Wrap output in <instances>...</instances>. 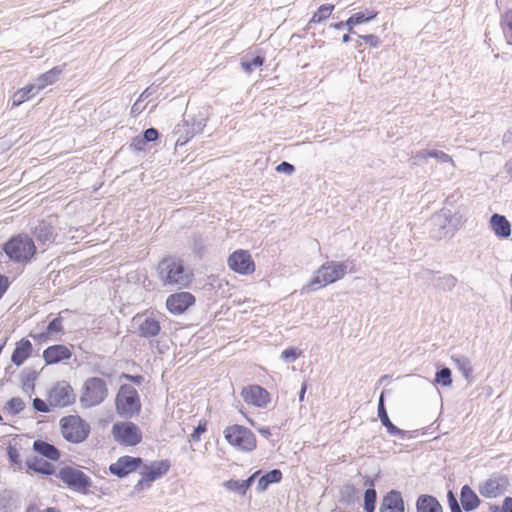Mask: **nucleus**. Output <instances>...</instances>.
<instances>
[{
  "mask_svg": "<svg viewBox=\"0 0 512 512\" xmlns=\"http://www.w3.org/2000/svg\"><path fill=\"white\" fill-rule=\"evenodd\" d=\"M34 450L41 456L46 457L49 460L56 461L60 458V452L58 449L45 441L36 440L33 444Z\"/></svg>",
  "mask_w": 512,
  "mask_h": 512,
  "instance_id": "nucleus-25",
  "label": "nucleus"
},
{
  "mask_svg": "<svg viewBox=\"0 0 512 512\" xmlns=\"http://www.w3.org/2000/svg\"><path fill=\"white\" fill-rule=\"evenodd\" d=\"M35 86L28 84L25 87L17 90L12 96V106L17 107L22 103L30 100L35 95Z\"/></svg>",
  "mask_w": 512,
  "mask_h": 512,
  "instance_id": "nucleus-29",
  "label": "nucleus"
},
{
  "mask_svg": "<svg viewBox=\"0 0 512 512\" xmlns=\"http://www.w3.org/2000/svg\"><path fill=\"white\" fill-rule=\"evenodd\" d=\"M2 421V416L0 415V422Z\"/></svg>",
  "mask_w": 512,
  "mask_h": 512,
  "instance_id": "nucleus-62",
  "label": "nucleus"
},
{
  "mask_svg": "<svg viewBox=\"0 0 512 512\" xmlns=\"http://www.w3.org/2000/svg\"><path fill=\"white\" fill-rule=\"evenodd\" d=\"M404 501L401 493L395 490L390 491L382 501L380 512H404Z\"/></svg>",
  "mask_w": 512,
  "mask_h": 512,
  "instance_id": "nucleus-19",
  "label": "nucleus"
},
{
  "mask_svg": "<svg viewBox=\"0 0 512 512\" xmlns=\"http://www.w3.org/2000/svg\"><path fill=\"white\" fill-rule=\"evenodd\" d=\"M116 411L123 418H132L141 409V402L137 390L124 384L120 387L115 399Z\"/></svg>",
  "mask_w": 512,
  "mask_h": 512,
  "instance_id": "nucleus-3",
  "label": "nucleus"
},
{
  "mask_svg": "<svg viewBox=\"0 0 512 512\" xmlns=\"http://www.w3.org/2000/svg\"><path fill=\"white\" fill-rule=\"evenodd\" d=\"M435 382L443 386L452 384L451 370L447 367L440 369L435 376Z\"/></svg>",
  "mask_w": 512,
  "mask_h": 512,
  "instance_id": "nucleus-36",
  "label": "nucleus"
},
{
  "mask_svg": "<svg viewBox=\"0 0 512 512\" xmlns=\"http://www.w3.org/2000/svg\"><path fill=\"white\" fill-rule=\"evenodd\" d=\"M276 171L291 174L294 172V166L288 162H282L276 167Z\"/></svg>",
  "mask_w": 512,
  "mask_h": 512,
  "instance_id": "nucleus-46",
  "label": "nucleus"
},
{
  "mask_svg": "<svg viewBox=\"0 0 512 512\" xmlns=\"http://www.w3.org/2000/svg\"><path fill=\"white\" fill-rule=\"evenodd\" d=\"M58 477L68 487L81 493H86L92 485L90 478L84 472L72 467L62 468L58 473Z\"/></svg>",
  "mask_w": 512,
  "mask_h": 512,
  "instance_id": "nucleus-11",
  "label": "nucleus"
},
{
  "mask_svg": "<svg viewBox=\"0 0 512 512\" xmlns=\"http://www.w3.org/2000/svg\"><path fill=\"white\" fill-rule=\"evenodd\" d=\"M260 432H261L262 434L266 435V436H267V435H270V432H269V430H268L267 428H265V429H261V430H260Z\"/></svg>",
  "mask_w": 512,
  "mask_h": 512,
  "instance_id": "nucleus-59",
  "label": "nucleus"
},
{
  "mask_svg": "<svg viewBox=\"0 0 512 512\" xmlns=\"http://www.w3.org/2000/svg\"><path fill=\"white\" fill-rule=\"evenodd\" d=\"M142 464V459L139 457L122 456L115 463L109 467L110 472L120 478L137 470Z\"/></svg>",
  "mask_w": 512,
  "mask_h": 512,
  "instance_id": "nucleus-17",
  "label": "nucleus"
},
{
  "mask_svg": "<svg viewBox=\"0 0 512 512\" xmlns=\"http://www.w3.org/2000/svg\"><path fill=\"white\" fill-rule=\"evenodd\" d=\"M114 440L123 446H136L142 440L139 427L133 422H117L111 430Z\"/></svg>",
  "mask_w": 512,
  "mask_h": 512,
  "instance_id": "nucleus-8",
  "label": "nucleus"
},
{
  "mask_svg": "<svg viewBox=\"0 0 512 512\" xmlns=\"http://www.w3.org/2000/svg\"><path fill=\"white\" fill-rule=\"evenodd\" d=\"M196 302L195 296L190 292H176L166 299L167 310L174 315L186 312Z\"/></svg>",
  "mask_w": 512,
  "mask_h": 512,
  "instance_id": "nucleus-15",
  "label": "nucleus"
},
{
  "mask_svg": "<svg viewBox=\"0 0 512 512\" xmlns=\"http://www.w3.org/2000/svg\"><path fill=\"white\" fill-rule=\"evenodd\" d=\"M33 234L40 242H52L55 239L53 226L45 221L39 222L34 228Z\"/></svg>",
  "mask_w": 512,
  "mask_h": 512,
  "instance_id": "nucleus-27",
  "label": "nucleus"
},
{
  "mask_svg": "<svg viewBox=\"0 0 512 512\" xmlns=\"http://www.w3.org/2000/svg\"><path fill=\"white\" fill-rule=\"evenodd\" d=\"M264 64V58L261 56H256L252 61L250 62H242L243 69L250 73L253 71L255 67H260Z\"/></svg>",
  "mask_w": 512,
  "mask_h": 512,
  "instance_id": "nucleus-39",
  "label": "nucleus"
},
{
  "mask_svg": "<svg viewBox=\"0 0 512 512\" xmlns=\"http://www.w3.org/2000/svg\"><path fill=\"white\" fill-rule=\"evenodd\" d=\"M134 321L137 323V332L141 337L151 338L160 333V322L152 312L137 314Z\"/></svg>",
  "mask_w": 512,
  "mask_h": 512,
  "instance_id": "nucleus-13",
  "label": "nucleus"
},
{
  "mask_svg": "<svg viewBox=\"0 0 512 512\" xmlns=\"http://www.w3.org/2000/svg\"><path fill=\"white\" fill-rule=\"evenodd\" d=\"M44 352L50 353V352H68V349L61 345H54L48 347Z\"/></svg>",
  "mask_w": 512,
  "mask_h": 512,
  "instance_id": "nucleus-54",
  "label": "nucleus"
},
{
  "mask_svg": "<svg viewBox=\"0 0 512 512\" xmlns=\"http://www.w3.org/2000/svg\"><path fill=\"white\" fill-rule=\"evenodd\" d=\"M63 437L72 443L83 442L90 433V426L80 416L70 415L60 420Z\"/></svg>",
  "mask_w": 512,
  "mask_h": 512,
  "instance_id": "nucleus-6",
  "label": "nucleus"
},
{
  "mask_svg": "<svg viewBox=\"0 0 512 512\" xmlns=\"http://www.w3.org/2000/svg\"><path fill=\"white\" fill-rule=\"evenodd\" d=\"M11 355H12V357H11L12 362L17 366H20L21 364L24 363V361L28 358V356L30 354H11Z\"/></svg>",
  "mask_w": 512,
  "mask_h": 512,
  "instance_id": "nucleus-50",
  "label": "nucleus"
},
{
  "mask_svg": "<svg viewBox=\"0 0 512 512\" xmlns=\"http://www.w3.org/2000/svg\"><path fill=\"white\" fill-rule=\"evenodd\" d=\"M334 5L333 4H323L321 5L317 11L310 18L308 25H316L325 20H327L333 13Z\"/></svg>",
  "mask_w": 512,
  "mask_h": 512,
  "instance_id": "nucleus-30",
  "label": "nucleus"
},
{
  "mask_svg": "<svg viewBox=\"0 0 512 512\" xmlns=\"http://www.w3.org/2000/svg\"><path fill=\"white\" fill-rule=\"evenodd\" d=\"M31 349L32 345L28 340H21L14 352H29Z\"/></svg>",
  "mask_w": 512,
  "mask_h": 512,
  "instance_id": "nucleus-47",
  "label": "nucleus"
},
{
  "mask_svg": "<svg viewBox=\"0 0 512 512\" xmlns=\"http://www.w3.org/2000/svg\"><path fill=\"white\" fill-rule=\"evenodd\" d=\"M452 512H462L461 508L460 507H457L456 510L452 511Z\"/></svg>",
  "mask_w": 512,
  "mask_h": 512,
  "instance_id": "nucleus-61",
  "label": "nucleus"
},
{
  "mask_svg": "<svg viewBox=\"0 0 512 512\" xmlns=\"http://www.w3.org/2000/svg\"><path fill=\"white\" fill-rule=\"evenodd\" d=\"M281 479L282 472L279 469H273L258 479L256 489L258 492H264L269 485L279 483Z\"/></svg>",
  "mask_w": 512,
  "mask_h": 512,
  "instance_id": "nucleus-28",
  "label": "nucleus"
},
{
  "mask_svg": "<svg viewBox=\"0 0 512 512\" xmlns=\"http://www.w3.org/2000/svg\"><path fill=\"white\" fill-rule=\"evenodd\" d=\"M25 408L24 401L19 397H14L10 399L6 404V409L11 414H18Z\"/></svg>",
  "mask_w": 512,
  "mask_h": 512,
  "instance_id": "nucleus-37",
  "label": "nucleus"
},
{
  "mask_svg": "<svg viewBox=\"0 0 512 512\" xmlns=\"http://www.w3.org/2000/svg\"><path fill=\"white\" fill-rule=\"evenodd\" d=\"M509 480L503 475H494L479 485V492L483 497L496 498L503 495L508 488Z\"/></svg>",
  "mask_w": 512,
  "mask_h": 512,
  "instance_id": "nucleus-14",
  "label": "nucleus"
},
{
  "mask_svg": "<svg viewBox=\"0 0 512 512\" xmlns=\"http://www.w3.org/2000/svg\"><path fill=\"white\" fill-rule=\"evenodd\" d=\"M417 512H443L439 501L431 495H420L416 501Z\"/></svg>",
  "mask_w": 512,
  "mask_h": 512,
  "instance_id": "nucleus-21",
  "label": "nucleus"
},
{
  "mask_svg": "<svg viewBox=\"0 0 512 512\" xmlns=\"http://www.w3.org/2000/svg\"><path fill=\"white\" fill-rule=\"evenodd\" d=\"M453 359L458 369L462 372L465 379L470 380L473 371L470 361L463 354H460Z\"/></svg>",
  "mask_w": 512,
  "mask_h": 512,
  "instance_id": "nucleus-33",
  "label": "nucleus"
},
{
  "mask_svg": "<svg viewBox=\"0 0 512 512\" xmlns=\"http://www.w3.org/2000/svg\"><path fill=\"white\" fill-rule=\"evenodd\" d=\"M8 456H9V459L11 460V462H13V463L19 462L18 451L11 446L8 448Z\"/></svg>",
  "mask_w": 512,
  "mask_h": 512,
  "instance_id": "nucleus-52",
  "label": "nucleus"
},
{
  "mask_svg": "<svg viewBox=\"0 0 512 512\" xmlns=\"http://www.w3.org/2000/svg\"><path fill=\"white\" fill-rule=\"evenodd\" d=\"M108 396L106 382L98 377L88 378L80 396V403L85 408H91L101 404Z\"/></svg>",
  "mask_w": 512,
  "mask_h": 512,
  "instance_id": "nucleus-5",
  "label": "nucleus"
},
{
  "mask_svg": "<svg viewBox=\"0 0 512 512\" xmlns=\"http://www.w3.org/2000/svg\"><path fill=\"white\" fill-rule=\"evenodd\" d=\"M33 407L39 412H49L48 404L40 398H35L33 400Z\"/></svg>",
  "mask_w": 512,
  "mask_h": 512,
  "instance_id": "nucleus-44",
  "label": "nucleus"
},
{
  "mask_svg": "<svg viewBox=\"0 0 512 512\" xmlns=\"http://www.w3.org/2000/svg\"><path fill=\"white\" fill-rule=\"evenodd\" d=\"M62 322H63V320H62L61 316H58V317L54 318L48 324L46 332L42 333V334H39L37 336H34V339H36L38 341L46 340L49 337V335L62 332L63 331Z\"/></svg>",
  "mask_w": 512,
  "mask_h": 512,
  "instance_id": "nucleus-32",
  "label": "nucleus"
},
{
  "mask_svg": "<svg viewBox=\"0 0 512 512\" xmlns=\"http://www.w3.org/2000/svg\"><path fill=\"white\" fill-rule=\"evenodd\" d=\"M377 15L378 11L374 9H367L364 12H357L346 20L345 25L348 27L349 32H352L355 25L369 22L376 18Z\"/></svg>",
  "mask_w": 512,
  "mask_h": 512,
  "instance_id": "nucleus-23",
  "label": "nucleus"
},
{
  "mask_svg": "<svg viewBox=\"0 0 512 512\" xmlns=\"http://www.w3.org/2000/svg\"><path fill=\"white\" fill-rule=\"evenodd\" d=\"M241 395L247 404L260 408L266 407L270 401V395L267 390L259 385L243 388Z\"/></svg>",
  "mask_w": 512,
  "mask_h": 512,
  "instance_id": "nucleus-16",
  "label": "nucleus"
},
{
  "mask_svg": "<svg viewBox=\"0 0 512 512\" xmlns=\"http://www.w3.org/2000/svg\"><path fill=\"white\" fill-rule=\"evenodd\" d=\"M27 467L37 473L51 475L54 473V466L43 458L36 456L28 457L26 460Z\"/></svg>",
  "mask_w": 512,
  "mask_h": 512,
  "instance_id": "nucleus-24",
  "label": "nucleus"
},
{
  "mask_svg": "<svg viewBox=\"0 0 512 512\" xmlns=\"http://www.w3.org/2000/svg\"><path fill=\"white\" fill-rule=\"evenodd\" d=\"M491 512H512V498L506 497L503 505L491 507Z\"/></svg>",
  "mask_w": 512,
  "mask_h": 512,
  "instance_id": "nucleus-41",
  "label": "nucleus"
},
{
  "mask_svg": "<svg viewBox=\"0 0 512 512\" xmlns=\"http://www.w3.org/2000/svg\"><path fill=\"white\" fill-rule=\"evenodd\" d=\"M500 27L507 44L512 45V10H506L502 14Z\"/></svg>",
  "mask_w": 512,
  "mask_h": 512,
  "instance_id": "nucleus-31",
  "label": "nucleus"
},
{
  "mask_svg": "<svg viewBox=\"0 0 512 512\" xmlns=\"http://www.w3.org/2000/svg\"><path fill=\"white\" fill-rule=\"evenodd\" d=\"M3 251L11 261L26 264L35 256L37 248L28 234L20 233L3 245Z\"/></svg>",
  "mask_w": 512,
  "mask_h": 512,
  "instance_id": "nucleus-2",
  "label": "nucleus"
},
{
  "mask_svg": "<svg viewBox=\"0 0 512 512\" xmlns=\"http://www.w3.org/2000/svg\"><path fill=\"white\" fill-rule=\"evenodd\" d=\"M490 225L494 233L500 238H507L511 235V225L503 215H492Z\"/></svg>",
  "mask_w": 512,
  "mask_h": 512,
  "instance_id": "nucleus-20",
  "label": "nucleus"
},
{
  "mask_svg": "<svg viewBox=\"0 0 512 512\" xmlns=\"http://www.w3.org/2000/svg\"><path fill=\"white\" fill-rule=\"evenodd\" d=\"M158 275L164 285L189 287L194 279L193 271L185 266L184 261L168 256L163 258L158 265Z\"/></svg>",
  "mask_w": 512,
  "mask_h": 512,
  "instance_id": "nucleus-1",
  "label": "nucleus"
},
{
  "mask_svg": "<svg viewBox=\"0 0 512 512\" xmlns=\"http://www.w3.org/2000/svg\"><path fill=\"white\" fill-rule=\"evenodd\" d=\"M72 354H43L47 364L58 363L60 361L69 359Z\"/></svg>",
  "mask_w": 512,
  "mask_h": 512,
  "instance_id": "nucleus-40",
  "label": "nucleus"
},
{
  "mask_svg": "<svg viewBox=\"0 0 512 512\" xmlns=\"http://www.w3.org/2000/svg\"><path fill=\"white\" fill-rule=\"evenodd\" d=\"M427 156L432 158H438L443 162H452V158L448 154L438 150L428 151Z\"/></svg>",
  "mask_w": 512,
  "mask_h": 512,
  "instance_id": "nucleus-42",
  "label": "nucleus"
},
{
  "mask_svg": "<svg viewBox=\"0 0 512 512\" xmlns=\"http://www.w3.org/2000/svg\"><path fill=\"white\" fill-rule=\"evenodd\" d=\"M449 507H450L451 512H452V511L456 510V509H457V507H460V506H459L458 501H457V502H455L453 505H450Z\"/></svg>",
  "mask_w": 512,
  "mask_h": 512,
  "instance_id": "nucleus-58",
  "label": "nucleus"
},
{
  "mask_svg": "<svg viewBox=\"0 0 512 512\" xmlns=\"http://www.w3.org/2000/svg\"><path fill=\"white\" fill-rule=\"evenodd\" d=\"M9 287L8 278L4 275H0V299L3 297Z\"/></svg>",
  "mask_w": 512,
  "mask_h": 512,
  "instance_id": "nucleus-49",
  "label": "nucleus"
},
{
  "mask_svg": "<svg viewBox=\"0 0 512 512\" xmlns=\"http://www.w3.org/2000/svg\"><path fill=\"white\" fill-rule=\"evenodd\" d=\"M66 64H63L62 66H55L48 70L47 72L41 74L38 76L37 80L39 82V86L37 90H42L48 85H53L56 83L60 77V75L63 73L64 67Z\"/></svg>",
  "mask_w": 512,
  "mask_h": 512,
  "instance_id": "nucleus-22",
  "label": "nucleus"
},
{
  "mask_svg": "<svg viewBox=\"0 0 512 512\" xmlns=\"http://www.w3.org/2000/svg\"><path fill=\"white\" fill-rule=\"evenodd\" d=\"M76 395L66 381L57 382L49 391L48 402L52 407H67L74 403Z\"/></svg>",
  "mask_w": 512,
  "mask_h": 512,
  "instance_id": "nucleus-12",
  "label": "nucleus"
},
{
  "mask_svg": "<svg viewBox=\"0 0 512 512\" xmlns=\"http://www.w3.org/2000/svg\"><path fill=\"white\" fill-rule=\"evenodd\" d=\"M227 442L241 451H252L256 447V437L247 427L241 425L228 426L224 430Z\"/></svg>",
  "mask_w": 512,
  "mask_h": 512,
  "instance_id": "nucleus-7",
  "label": "nucleus"
},
{
  "mask_svg": "<svg viewBox=\"0 0 512 512\" xmlns=\"http://www.w3.org/2000/svg\"><path fill=\"white\" fill-rule=\"evenodd\" d=\"M377 493L373 488H369L365 491L364 494V510L366 512H374L375 510V502H376Z\"/></svg>",
  "mask_w": 512,
  "mask_h": 512,
  "instance_id": "nucleus-35",
  "label": "nucleus"
},
{
  "mask_svg": "<svg viewBox=\"0 0 512 512\" xmlns=\"http://www.w3.org/2000/svg\"><path fill=\"white\" fill-rule=\"evenodd\" d=\"M206 431V424H199L197 427H195L193 433L191 434V438L194 441L199 440L201 434H203Z\"/></svg>",
  "mask_w": 512,
  "mask_h": 512,
  "instance_id": "nucleus-48",
  "label": "nucleus"
},
{
  "mask_svg": "<svg viewBox=\"0 0 512 512\" xmlns=\"http://www.w3.org/2000/svg\"><path fill=\"white\" fill-rule=\"evenodd\" d=\"M306 389H307V385L305 383H303L302 387H301V390H300V393H299V400H300V402H302L304 400Z\"/></svg>",
  "mask_w": 512,
  "mask_h": 512,
  "instance_id": "nucleus-57",
  "label": "nucleus"
},
{
  "mask_svg": "<svg viewBox=\"0 0 512 512\" xmlns=\"http://www.w3.org/2000/svg\"><path fill=\"white\" fill-rule=\"evenodd\" d=\"M159 137V133L155 128H149L144 131V139H134L132 145L135 146L136 149L141 150L142 147L141 144H144L145 141L147 142H153L156 141Z\"/></svg>",
  "mask_w": 512,
  "mask_h": 512,
  "instance_id": "nucleus-34",
  "label": "nucleus"
},
{
  "mask_svg": "<svg viewBox=\"0 0 512 512\" xmlns=\"http://www.w3.org/2000/svg\"><path fill=\"white\" fill-rule=\"evenodd\" d=\"M349 39H350V38H349V35H347V34H346V35H344V36H343V41H344V42H348V41H349Z\"/></svg>",
  "mask_w": 512,
  "mask_h": 512,
  "instance_id": "nucleus-60",
  "label": "nucleus"
},
{
  "mask_svg": "<svg viewBox=\"0 0 512 512\" xmlns=\"http://www.w3.org/2000/svg\"><path fill=\"white\" fill-rule=\"evenodd\" d=\"M360 38L371 47H377L380 44L379 37L373 34L361 35Z\"/></svg>",
  "mask_w": 512,
  "mask_h": 512,
  "instance_id": "nucleus-43",
  "label": "nucleus"
},
{
  "mask_svg": "<svg viewBox=\"0 0 512 512\" xmlns=\"http://www.w3.org/2000/svg\"><path fill=\"white\" fill-rule=\"evenodd\" d=\"M121 378H125L129 381L134 382L135 384H138V385H140L144 380L143 376H141V375H129V374H125V373H123L121 375Z\"/></svg>",
  "mask_w": 512,
  "mask_h": 512,
  "instance_id": "nucleus-51",
  "label": "nucleus"
},
{
  "mask_svg": "<svg viewBox=\"0 0 512 512\" xmlns=\"http://www.w3.org/2000/svg\"><path fill=\"white\" fill-rule=\"evenodd\" d=\"M143 111V107L140 106L139 100L136 101L131 107V116L137 117Z\"/></svg>",
  "mask_w": 512,
  "mask_h": 512,
  "instance_id": "nucleus-53",
  "label": "nucleus"
},
{
  "mask_svg": "<svg viewBox=\"0 0 512 512\" xmlns=\"http://www.w3.org/2000/svg\"><path fill=\"white\" fill-rule=\"evenodd\" d=\"M169 468L170 463L168 460L153 461L149 465H145L141 472V479L134 486V490L140 492L150 488L151 483L165 475Z\"/></svg>",
  "mask_w": 512,
  "mask_h": 512,
  "instance_id": "nucleus-10",
  "label": "nucleus"
},
{
  "mask_svg": "<svg viewBox=\"0 0 512 512\" xmlns=\"http://www.w3.org/2000/svg\"><path fill=\"white\" fill-rule=\"evenodd\" d=\"M298 355L299 354H282V358L285 363H290V362L295 361V359L297 358Z\"/></svg>",
  "mask_w": 512,
  "mask_h": 512,
  "instance_id": "nucleus-55",
  "label": "nucleus"
},
{
  "mask_svg": "<svg viewBox=\"0 0 512 512\" xmlns=\"http://www.w3.org/2000/svg\"><path fill=\"white\" fill-rule=\"evenodd\" d=\"M460 499L462 506L466 511L474 510L480 504V499L468 485H464L462 487Z\"/></svg>",
  "mask_w": 512,
  "mask_h": 512,
  "instance_id": "nucleus-26",
  "label": "nucleus"
},
{
  "mask_svg": "<svg viewBox=\"0 0 512 512\" xmlns=\"http://www.w3.org/2000/svg\"><path fill=\"white\" fill-rule=\"evenodd\" d=\"M378 417L380 419L381 424L386 428L387 432L391 436H396L400 439H404L407 432L396 427L389 419V416L387 414V410L384 405V393L382 392L379 397L378 402Z\"/></svg>",
  "mask_w": 512,
  "mask_h": 512,
  "instance_id": "nucleus-18",
  "label": "nucleus"
},
{
  "mask_svg": "<svg viewBox=\"0 0 512 512\" xmlns=\"http://www.w3.org/2000/svg\"><path fill=\"white\" fill-rule=\"evenodd\" d=\"M223 487L226 488L228 491L238 493L241 496H244L246 494L244 487L241 485V481L239 480H227L223 482Z\"/></svg>",
  "mask_w": 512,
  "mask_h": 512,
  "instance_id": "nucleus-38",
  "label": "nucleus"
},
{
  "mask_svg": "<svg viewBox=\"0 0 512 512\" xmlns=\"http://www.w3.org/2000/svg\"><path fill=\"white\" fill-rule=\"evenodd\" d=\"M227 265L231 271L243 276L251 275L256 270L251 253L245 249L233 251L227 259Z\"/></svg>",
  "mask_w": 512,
  "mask_h": 512,
  "instance_id": "nucleus-9",
  "label": "nucleus"
},
{
  "mask_svg": "<svg viewBox=\"0 0 512 512\" xmlns=\"http://www.w3.org/2000/svg\"><path fill=\"white\" fill-rule=\"evenodd\" d=\"M261 471H256L253 473L250 477H248L246 480L241 481V485L244 487L245 492L252 486L254 480L260 475Z\"/></svg>",
  "mask_w": 512,
  "mask_h": 512,
  "instance_id": "nucleus-45",
  "label": "nucleus"
},
{
  "mask_svg": "<svg viewBox=\"0 0 512 512\" xmlns=\"http://www.w3.org/2000/svg\"><path fill=\"white\" fill-rule=\"evenodd\" d=\"M346 273V266L343 263L330 262L322 265L315 276L306 285L307 291H314L325 287L341 279Z\"/></svg>",
  "mask_w": 512,
  "mask_h": 512,
  "instance_id": "nucleus-4",
  "label": "nucleus"
},
{
  "mask_svg": "<svg viewBox=\"0 0 512 512\" xmlns=\"http://www.w3.org/2000/svg\"><path fill=\"white\" fill-rule=\"evenodd\" d=\"M447 498H448V503H449V506L450 505H453L455 502H457V499L456 497L454 496L453 492L452 491H449L448 494H447Z\"/></svg>",
  "mask_w": 512,
  "mask_h": 512,
  "instance_id": "nucleus-56",
  "label": "nucleus"
}]
</instances>
